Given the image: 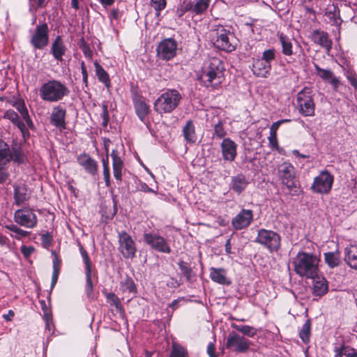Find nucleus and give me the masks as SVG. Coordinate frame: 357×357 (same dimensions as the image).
Listing matches in <instances>:
<instances>
[{
  "mask_svg": "<svg viewBox=\"0 0 357 357\" xmlns=\"http://www.w3.org/2000/svg\"><path fill=\"white\" fill-rule=\"evenodd\" d=\"M15 222L20 226L31 229L37 225V216L30 208L18 209L15 212Z\"/></svg>",
  "mask_w": 357,
  "mask_h": 357,
  "instance_id": "obj_15",
  "label": "nucleus"
},
{
  "mask_svg": "<svg viewBox=\"0 0 357 357\" xmlns=\"http://www.w3.org/2000/svg\"><path fill=\"white\" fill-rule=\"evenodd\" d=\"M41 241L43 246L48 248L52 243V237L49 233H46L41 236Z\"/></svg>",
  "mask_w": 357,
  "mask_h": 357,
  "instance_id": "obj_57",
  "label": "nucleus"
},
{
  "mask_svg": "<svg viewBox=\"0 0 357 357\" xmlns=\"http://www.w3.org/2000/svg\"><path fill=\"white\" fill-rule=\"evenodd\" d=\"M319 259L310 252H299L294 258V270L298 275L313 278L319 273Z\"/></svg>",
  "mask_w": 357,
  "mask_h": 357,
  "instance_id": "obj_2",
  "label": "nucleus"
},
{
  "mask_svg": "<svg viewBox=\"0 0 357 357\" xmlns=\"http://www.w3.org/2000/svg\"><path fill=\"white\" fill-rule=\"evenodd\" d=\"M143 237L145 243L151 249L161 253L169 254L171 252V248L167 241L158 234L145 232Z\"/></svg>",
  "mask_w": 357,
  "mask_h": 357,
  "instance_id": "obj_11",
  "label": "nucleus"
},
{
  "mask_svg": "<svg viewBox=\"0 0 357 357\" xmlns=\"http://www.w3.org/2000/svg\"><path fill=\"white\" fill-rule=\"evenodd\" d=\"M79 47L82 50L84 55L89 59L93 57V51L90 48L89 44L82 38L79 42Z\"/></svg>",
  "mask_w": 357,
  "mask_h": 357,
  "instance_id": "obj_51",
  "label": "nucleus"
},
{
  "mask_svg": "<svg viewBox=\"0 0 357 357\" xmlns=\"http://www.w3.org/2000/svg\"><path fill=\"white\" fill-rule=\"evenodd\" d=\"M111 156L112 158V168L115 179L121 182L122 180V171L123 168V162L119 156H118L116 151L113 150Z\"/></svg>",
  "mask_w": 357,
  "mask_h": 357,
  "instance_id": "obj_32",
  "label": "nucleus"
},
{
  "mask_svg": "<svg viewBox=\"0 0 357 357\" xmlns=\"http://www.w3.org/2000/svg\"><path fill=\"white\" fill-rule=\"evenodd\" d=\"M150 5L155 10V16L159 17L161 11L167 6V0H151Z\"/></svg>",
  "mask_w": 357,
  "mask_h": 357,
  "instance_id": "obj_46",
  "label": "nucleus"
},
{
  "mask_svg": "<svg viewBox=\"0 0 357 357\" xmlns=\"http://www.w3.org/2000/svg\"><path fill=\"white\" fill-rule=\"evenodd\" d=\"M276 51L275 49H268L263 52L261 59L266 63L271 64V62L275 59Z\"/></svg>",
  "mask_w": 357,
  "mask_h": 357,
  "instance_id": "obj_50",
  "label": "nucleus"
},
{
  "mask_svg": "<svg viewBox=\"0 0 357 357\" xmlns=\"http://www.w3.org/2000/svg\"><path fill=\"white\" fill-rule=\"evenodd\" d=\"M15 201L17 205H20L26 201L29 198L27 190L24 185H18L15 186Z\"/></svg>",
  "mask_w": 357,
  "mask_h": 357,
  "instance_id": "obj_36",
  "label": "nucleus"
},
{
  "mask_svg": "<svg viewBox=\"0 0 357 357\" xmlns=\"http://www.w3.org/2000/svg\"><path fill=\"white\" fill-rule=\"evenodd\" d=\"M102 167H103V176L106 186L110 185V170L109 166V156L106 155L105 158H102Z\"/></svg>",
  "mask_w": 357,
  "mask_h": 357,
  "instance_id": "obj_47",
  "label": "nucleus"
},
{
  "mask_svg": "<svg viewBox=\"0 0 357 357\" xmlns=\"http://www.w3.org/2000/svg\"><path fill=\"white\" fill-rule=\"evenodd\" d=\"M221 152L225 160L232 162L237 155V144L230 138H224L221 144Z\"/></svg>",
  "mask_w": 357,
  "mask_h": 357,
  "instance_id": "obj_21",
  "label": "nucleus"
},
{
  "mask_svg": "<svg viewBox=\"0 0 357 357\" xmlns=\"http://www.w3.org/2000/svg\"><path fill=\"white\" fill-rule=\"evenodd\" d=\"M313 280V294L317 296H322L328 292V284L327 280L317 274V276L312 278Z\"/></svg>",
  "mask_w": 357,
  "mask_h": 357,
  "instance_id": "obj_27",
  "label": "nucleus"
},
{
  "mask_svg": "<svg viewBox=\"0 0 357 357\" xmlns=\"http://www.w3.org/2000/svg\"><path fill=\"white\" fill-rule=\"evenodd\" d=\"M182 133L187 143L195 144L197 139L193 121L189 120L183 127Z\"/></svg>",
  "mask_w": 357,
  "mask_h": 357,
  "instance_id": "obj_31",
  "label": "nucleus"
},
{
  "mask_svg": "<svg viewBox=\"0 0 357 357\" xmlns=\"http://www.w3.org/2000/svg\"><path fill=\"white\" fill-rule=\"evenodd\" d=\"M121 289L123 292L135 293L136 287L131 278H127L121 282Z\"/></svg>",
  "mask_w": 357,
  "mask_h": 357,
  "instance_id": "obj_45",
  "label": "nucleus"
},
{
  "mask_svg": "<svg viewBox=\"0 0 357 357\" xmlns=\"http://www.w3.org/2000/svg\"><path fill=\"white\" fill-rule=\"evenodd\" d=\"M169 357H188V352L181 345L173 343L172 346V351Z\"/></svg>",
  "mask_w": 357,
  "mask_h": 357,
  "instance_id": "obj_43",
  "label": "nucleus"
},
{
  "mask_svg": "<svg viewBox=\"0 0 357 357\" xmlns=\"http://www.w3.org/2000/svg\"><path fill=\"white\" fill-rule=\"evenodd\" d=\"M280 125L281 124L279 121L274 122L270 128V132L277 134V130H278Z\"/></svg>",
  "mask_w": 357,
  "mask_h": 357,
  "instance_id": "obj_63",
  "label": "nucleus"
},
{
  "mask_svg": "<svg viewBox=\"0 0 357 357\" xmlns=\"http://www.w3.org/2000/svg\"><path fill=\"white\" fill-rule=\"evenodd\" d=\"M102 109L101 117L102 119V125L106 126L109 122L108 106L106 102L102 104Z\"/></svg>",
  "mask_w": 357,
  "mask_h": 357,
  "instance_id": "obj_54",
  "label": "nucleus"
},
{
  "mask_svg": "<svg viewBox=\"0 0 357 357\" xmlns=\"http://www.w3.org/2000/svg\"><path fill=\"white\" fill-rule=\"evenodd\" d=\"M49 43V28L45 22L36 25L30 39L31 45L38 50L44 49Z\"/></svg>",
  "mask_w": 357,
  "mask_h": 357,
  "instance_id": "obj_12",
  "label": "nucleus"
},
{
  "mask_svg": "<svg viewBox=\"0 0 357 357\" xmlns=\"http://www.w3.org/2000/svg\"><path fill=\"white\" fill-rule=\"evenodd\" d=\"M226 135L227 132L225 131L222 123L219 121L214 126L213 137L222 139L224 138Z\"/></svg>",
  "mask_w": 357,
  "mask_h": 357,
  "instance_id": "obj_52",
  "label": "nucleus"
},
{
  "mask_svg": "<svg viewBox=\"0 0 357 357\" xmlns=\"http://www.w3.org/2000/svg\"><path fill=\"white\" fill-rule=\"evenodd\" d=\"M10 160V150L8 145L0 139V183H3L8 178V173L6 169V165Z\"/></svg>",
  "mask_w": 357,
  "mask_h": 357,
  "instance_id": "obj_18",
  "label": "nucleus"
},
{
  "mask_svg": "<svg viewBox=\"0 0 357 357\" xmlns=\"http://www.w3.org/2000/svg\"><path fill=\"white\" fill-rule=\"evenodd\" d=\"M44 319L45 321V330L48 331L49 333H51L52 326V317L51 316V317H49L48 318L45 317Z\"/></svg>",
  "mask_w": 357,
  "mask_h": 357,
  "instance_id": "obj_61",
  "label": "nucleus"
},
{
  "mask_svg": "<svg viewBox=\"0 0 357 357\" xmlns=\"http://www.w3.org/2000/svg\"><path fill=\"white\" fill-rule=\"evenodd\" d=\"M79 251L81 256L83 259V262L84 264L85 268V275H86V296L90 298H94L93 294V287L94 284L97 282L98 277L96 272L93 271L91 268V262L87 252L84 250V248L80 245Z\"/></svg>",
  "mask_w": 357,
  "mask_h": 357,
  "instance_id": "obj_8",
  "label": "nucleus"
},
{
  "mask_svg": "<svg viewBox=\"0 0 357 357\" xmlns=\"http://www.w3.org/2000/svg\"><path fill=\"white\" fill-rule=\"evenodd\" d=\"M268 139L271 148L278 150L279 146L278 143L277 134L270 132V135Z\"/></svg>",
  "mask_w": 357,
  "mask_h": 357,
  "instance_id": "obj_56",
  "label": "nucleus"
},
{
  "mask_svg": "<svg viewBox=\"0 0 357 357\" xmlns=\"http://www.w3.org/2000/svg\"><path fill=\"white\" fill-rule=\"evenodd\" d=\"M280 236L275 231L261 229L258 231L255 242L264 246L270 252H277L280 248Z\"/></svg>",
  "mask_w": 357,
  "mask_h": 357,
  "instance_id": "obj_10",
  "label": "nucleus"
},
{
  "mask_svg": "<svg viewBox=\"0 0 357 357\" xmlns=\"http://www.w3.org/2000/svg\"><path fill=\"white\" fill-rule=\"evenodd\" d=\"M66 109L61 105L54 107L50 114V123L59 129H64L66 128Z\"/></svg>",
  "mask_w": 357,
  "mask_h": 357,
  "instance_id": "obj_22",
  "label": "nucleus"
},
{
  "mask_svg": "<svg viewBox=\"0 0 357 357\" xmlns=\"http://www.w3.org/2000/svg\"><path fill=\"white\" fill-rule=\"evenodd\" d=\"M314 68L317 75L320 77L323 80L328 82L332 86L333 89L337 91L340 85V80L338 77H335L331 70L324 69L320 68L318 65H314Z\"/></svg>",
  "mask_w": 357,
  "mask_h": 357,
  "instance_id": "obj_23",
  "label": "nucleus"
},
{
  "mask_svg": "<svg viewBox=\"0 0 357 357\" xmlns=\"http://www.w3.org/2000/svg\"><path fill=\"white\" fill-rule=\"evenodd\" d=\"M14 234V235L11 234V236L19 240L22 238L27 236L29 234V232L18 227Z\"/></svg>",
  "mask_w": 357,
  "mask_h": 357,
  "instance_id": "obj_59",
  "label": "nucleus"
},
{
  "mask_svg": "<svg viewBox=\"0 0 357 357\" xmlns=\"http://www.w3.org/2000/svg\"><path fill=\"white\" fill-rule=\"evenodd\" d=\"M34 251L33 246L22 245L21 247V252L26 259H28Z\"/></svg>",
  "mask_w": 357,
  "mask_h": 357,
  "instance_id": "obj_58",
  "label": "nucleus"
},
{
  "mask_svg": "<svg viewBox=\"0 0 357 357\" xmlns=\"http://www.w3.org/2000/svg\"><path fill=\"white\" fill-rule=\"evenodd\" d=\"M347 78L351 85L354 88L357 92V75L353 72H348L347 74Z\"/></svg>",
  "mask_w": 357,
  "mask_h": 357,
  "instance_id": "obj_55",
  "label": "nucleus"
},
{
  "mask_svg": "<svg viewBox=\"0 0 357 357\" xmlns=\"http://www.w3.org/2000/svg\"><path fill=\"white\" fill-rule=\"evenodd\" d=\"M60 271V261L57 258V257H55V258L53 259V273L52 277V282H51V289H53L55 286L59 275Z\"/></svg>",
  "mask_w": 357,
  "mask_h": 357,
  "instance_id": "obj_48",
  "label": "nucleus"
},
{
  "mask_svg": "<svg viewBox=\"0 0 357 357\" xmlns=\"http://www.w3.org/2000/svg\"><path fill=\"white\" fill-rule=\"evenodd\" d=\"M70 91L65 83L57 79H49L44 82L40 89V98L46 102H56L68 96Z\"/></svg>",
  "mask_w": 357,
  "mask_h": 357,
  "instance_id": "obj_3",
  "label": "nucleus"
},
{
  "mask_svg": "<svg viewBox=\"0 0 357 357\" xmlns=\"http://www.w3.org/2000/svg\"><path fill=\"white\" fill-rule=\"evenodd\" d=\"M295 176V168L290 162H284L278 167V176L282 183L287 188L292 195H297L300 191Z\"/></svg>",
  "mask_w": 357,
  "mask_h": 357,
  "instance_id": "obj_6",
  "label": "nucleus"
},
{
  "mask_svg": "<svg viewBox=\"0 0 357 357\" xmlns=\"http://www.w3.org/2000/svg\"><path fill=\"white\" fill-rule=\"evenodd\" d=\"M11 105L17 110L21 116V118L25 121L27 126L30 128H32L33 127V123L30 118L24 101L22 100H17L11 102Z\"/></svg>",
  "mask_w": 357,
  "mask_h": 357,
  "instance_id": "obj_28",
  "label": "nucleus"
},
{
  "mask_svg": "<svg viewBox=\"0 0 357 357\" xmlns=\"http://www.w3.org/2000/svg\"><path fill=\"white\" fill-rule=\"evenodd\" d=\"M233 327L234 328H236L238 331H239V332L242 333L243 334L248 335V337H254L257 333V330L250 326L233 325Z\"/></svg>",
  "mask_w": 357,
  "mask_h": 357,
  "instance_id": "obj_44",
  "label": "nucleus"
},
{
  "mask_svg": "<svg viewBox=\"0 0 357 357\" xmlns=\"http://www.w3.org/2000/svg\"><path fill=\"white\" fill-rule=\"evenodd\" d=\"M135 109L137 116L141 121H144L149 113V106L146 103L142 100H137L135 102Z\"/></svg>",
  "mask_w": 357,
  "mask_h": 357,
  "instance_id": "obj_40",
  "label": "nucleus"
},
{
  "mask_svg": "<svg viewBox=\"0 0 357 357\" xmlns=\"http://www.w3.org/2000/svg\"><path fill=\"white\" fill-rule=\"evenodd\" d=\"M178 266L181 271L182 274L188 279L190 280L192 273V268L190 265L185 261H181L178 263Z\"/></svg>",
  "mask_w": 357,
  "mask_h": 357,
  "instance_id": "obj_53",
  "label": "nucleus"
},
{
  "mask_svg": "<svg viewBox=\"0 0 357 357\" xmlns=\"http://www.w3.org/2000/svg\"><path fill=\"white\" fill-rule=\"evenodd\" d=\"M10 160L18 164L24 163L26 160V151L22 146H13L10 151Z\"/></svg>",
  "mask_w": 357,
  "mask_h": 357,
  "instance_id": "obj_34",
  "label": "nucleus"
},
{
  "mask_svg": "<svg viewBox=\"0 0 357 357\" xmlns=\"http://www.w3.org/2000/svg\"><path fill=\"white\" fill-rule=\"evenodd\" d=\"M178 50V43L172 38H167L160 41L157 47V56L162 60L169 61L176 55Z\"/></svg>",
  "mask_w": 357,
  "mask_h": 357,
  "instance_id": "obj_13",
  "label": "nucleus"
},
{
  "mask_svg": "<svg viewBox=\"0 0 357 357\" xmlns=\"http://www.w3.org/2000/svg\"><path fill=\"white\" fill-rule=\"evenodd\" d=\"M271 70V64L265 63L261 58L253 59L252 71L257 77H266Z\"/></svg>",
  "mask_w": 357,
  "mask_h": 357,
  "instance_id": "obj_24",
  "label": "nucleus"
},
{
  "mask_svg": "<svg viewBox=\"0 0 357 357\" xmlns=\"http://www.w3.org/2000/svg\"><path fill=\"white\" fill-rule=\"evenodd\" d=\"M15 313L12 310H10L7 314H3V318L7 321H10L12 320V319L14 317Z\"/></svg>",
  "mask_w": 357,
  "mask_h": 357,
  "instance_id": "obj_64",
  "label": "nucleus"
},
{
  "mask_svg": "<svg viewBox=\"0 0 357 357\" xmlns=\"http://www.w3.org/2000/svg\"><path fill=\"white\" fill-rule=\"evenodd\" d=\"M3 118L9 120L19 128L24 140L29 138V128L27 126L25 121L22 120L21 116H20L17 112L13 109H8L4 112Z\"/></svg>",
  "mask_w": 357,
  "mask_h": 357,
  "instance_id": "obj_19",
  "label": "nucleus"
},
{
  "mask_svg": "<svg viewBox=\"0 0 357 357\" xmlns=\"http://www.w3.org/2000/svg\"><path fill=\"white\" fill-rule=\"evenodd\" d=\"M313 91L310 87L305 86L297 93L296 102L298 111L304 116H313L315 104L313 99Z\"/></svg>",
  "mask_w": 357,
  "mask_h": 357,
  "instance_id": "obj_7",
  "label": "nucleus"
},
{
  "mask_svg": "<svg viewBox=\"0 0 357 357\" xmlns=\"http://www.w3.org/2000/svg\"><path fill=\"white\" fill-rule=\"evenodd\" d=\"M312 40L317 44L325 48L329 52L332 47V41L329 39L328 34L323 31L314 30L312 33Z\"/></svg>",
  "mask_w": 357,
  "mask_h": 357,
  "instance_id": "obj_26",
  "label": "nucleus"
},
{
  "mask_svg": "<svg viewBox=\"0 0 357 357\" xmlns=\"http://www.w3.org/2000/svg\"><path fill=\"white\" fill-rule=\"evenodd\" d=\"M249 183V178L244 174H239L231 177L230 188L236 193L241 194L245 190Z\"/></svg>",
  "mask_w": 357,
  "mask_h": 357,
  "instance_id": "obj_25",
  "label": "nucleus"
},
{
  "mask_svg": "<svg viewBox=\"0 0 357 357\" xmlns=\"http://www.w3.org/2000/svg\"><path fill=\"white\" fill-rule=\"evenodd\" d=\"M335 357H357V351L349 347L342 346L335 349Z\"/></svg>",
  "mask_w": 357,
  "mask_h": 357,
  "instance_id": "obj_41",
  "label": "nucleus"
},
{
  "mask_svg": "<svg viewBox=\"0 0 357 357\" xmlns=\"http://www.w3.org/2000/svg\"><path fill=\"white\" fill-rule=\"evenodd\" d=\"M324 260L326 264L331 268L337 267L340 264V256L338 250L324 253Z\"/></svg>",
  "mask_w": 357,
  "mask_h": 357,
  "instance_id": "obj_37",
  "label": "nucleus"
},
{
  "mask_svg": "<svg viewBox=\"0 0 357 357\" xmlns=\"http://www.w3.org/2000/svg\"><path fill=\"white\" fill-rule=\"evenodd\" d=\"M345 261L354 269L357 270V245H350L344 249Z\"/></svg>",
  "mask_w": 357,
  "mask_h": 357,
  "instance_id": "obj_33",
  "label": "nucleus"
},
{
  "mask_svg": "<svg viewBox=\"0 0 357 357\" xmlns=\"http://www.w3.org/2000/svg\"><path fill=\"white\" fill-rule=\"evenodd\" d=\"M211 0H197L195 3L192 2V13L195 15L204 14L209 7Z\"/></svg>",
  "mask_w": 357,
  "mask_h": 357,
  "instance_id": "obj_39",
  "label": "nucleus"
},
{
  "mask_svg": "<svg viewBox=\"0 0 357 357\" xmlns=\"http://www.w3.org/2000/svg\"><path fill=\"white\" fill-rule=\"evenodd\" d=\"M190 11L192 13V1H183L176 9V13L178 17H181L183 15Z\"/></svg>",
  "mask_w": 357,
  "mask_h": 357,
  "instance_id": "obj_49",
  "label": "nucleus"
},
{
  "mask_svg": "<svg viewBox=\"0 0 357 357\" xmlns=\"http://www.w3.org/2000/svg\"><path fill=\"white\" fill-rule=\"evenodd\" d=\"M66 50V48L61 36H57L53 41L51 47V52L54 58L58 61H62L63 56L65 54Z\"/></svg>",
  "mask_w": 357,
  "mask_h": 357,
  "instance_id": "obj_30",
  "label": "nucleus"
},
{
  "mask_svg": "<svg viewBox=\"0 0 357 357\" xmlns=\"http://www.w3.org/2000/svg\"><path fill=\"white\" fill-rule=\"evenodd\" d=\"M119 250L125 258H133L137 248L132 237L126 231L119 234Z\"/></svg>",
  "mask_w": 357,
  "mask_h": 357,
  "instance_id": "obj_16",
  "label": "nucleus"
},
{
  "mask_svg": "<svg viewBox=\"0 0 357 357\" xmlns=\"http://www.w3.org/2000/svg\"><path fill=\"white\" fill-rule=\"evenodd\" d=\"M225 346L231 351L244 353L250 348V341L233 331L228 335Z\"/></svg>",
  "mask_w": 357,
  "mask_h": 357,
  "instance_id": "obj_14",
  "label": "nucleus"
},
{
  "mask_svg": "<svg viewBox=\"0 0 357 357\" xmlns=\"http://www.w3.org/2000/svg\"><path fill=\"white\" fill-rule=\"evenodd\" d=\"M120 17V12L118 9H113L110 14L109 18L111 20H118Z\"/></svg>",
  "mask_w": 357,
  "mask_h": 357,
  "instance_id": "obj_62",
  "label": "nucleus"
},
{
  "mask_svg": "<svg viewBox=\"0 0 357 357\" xmlns=\"http://www.w3.org/2000/svg\"><path fill=\"white\" fill-rule=\"evenodd\" d=\"M181 95L175 89H169L162 93L154 102V109L159 114L170 113L179 105Z\"/></svg>",
  "mask_w": 357,
  "mask_h": 357,
  "instance_id": "obj_4",
  "label": "nucleus"
},
{
  "mask_svg": "<svg viewBox=\"0 0 357 357\" xmlns=\"http://www.w3.org/2000/svg\"><path fill=\"white\" fill-rule=\"evenodd\" d=\"M253 220V212L250 209H242L231 220V226L236 230L248 227Z\"/></svg>",
  "mask_w": 357,
  "mask_h": 357,
  "instance_id": "obj_17",
  "label": "nucleus"
},
{
  "mask_svg": "<svg viewBox=\"0 0 357 357\" xmlns=\"http://www.w3.org/2000/svg\"><path fill=\"white\" fill-rule=\"evenodd\" d=\"M94 66L96 70V74L98 80L103 83L107 88L110 86V79L108 73L104 70V68L98 63L94 62Z\"/></svg>",
  "mask_w": 357,
  "mask_h": 357,
  "instance_id": "obj_38",
  "label": "nucleus"
},
{
  "mask_svg": "<svg viewBox=\"0 0 357 357\" xmlns=\"http://www.w3.org/2000/svg\"><path fill=\"white\" fill-rule=\"evenodd\" d=\"M333 182V175L328 170H322L314 178L310 190L314 193L328 195L332 189Z\"/></svg>",
  "mask_w": 357,
  "mask_h": 357,
  "instance_id": "obj_9",
  "label": "nucleus"
},
{
  "mask_svg": "<svg viewBox=\"0 0 357 357\" xmlns=\"http://www.w3.org/2000/svg\"><path fill=\"white\" fill-rule=\"evenodd\" d=\"M310 329L311 323L310 320H307L303 325L302 328L299 333V337L304 343H307L310 341V337L311 334Z\"/></svg>",
  "mask_w": 357,
  "mask_h": 357,
  "instance_id": "obj_42",
  "label": "nucleus"
},
{
  "mask_svg": "<svg viewBox=\"0 0 357 357\" xmlns=\"http://www.w3.org/2000/svg\"><path fill=\"white\" fill-rule=\"evenodd\" d=\"M210 278L211 279L220 284L229 285L231 280L227 278L226 271L223 268H210Z\"/></svg>",
  "mask_w": 357,
  "mask_h": 357,
  "instance_id": "obj_29",
  "label": "nucleus"
},
{
  "mask_svg": "<svg viewBox=\"0 0 357 357\" xmlns=\"http://www.w3.org/2000/svg\"><path fill=\"white\" fill-rule=\"evenodd\" d=\"M207 353L210 357H218L215 353V345L212 342L209 343L207 346Z\"/></svg>",
  "mask_w": 357,
  "mask_h": 357,
  "instance_id": "obj_60",
  "label": "nucleus"
},
{
  "mask_svg": "<svg viewBox=\"0 0 357 357\" xmlns=\"http://www.w3.org/2000/svg\"><path fill=\"white\" fill-rule=\"evenodd\" d=\"M77 162L86 173L92 176H94L98 174V162L89 154L86 153L79 154L77 157Z\"/></svg>",
  "mask_w": 357,
  "mask_h": 357,
  "instance_id": "obj_20",
  "label": "nucleus"
},
{
  "mask_svg": "<svg viewBox=\"0 0 357 357\" xmlns=\"http://www.w3.org/2000/svg\"><path fill=\"white\" fill-rule=\"evenodd\" d=\"M213 31L215 32L216 35L214 45L217 48L228 52L236 49L237 45L236 39L230 31L227 30L220 24L215 25Z\"/></svg>",
  "mask_w": 357,
  "mask_h": 357,
  "instance_id": "obj_5",
  "label": "nucleus"
},
{
  "mask_svg": "<svg viewBox=\"0 0 357 357\" xmlns=\"http://www.w3.org/2000/svg\"><path fill=\"white\" fill-rule=\"evenodd\" d=\"M278 37L282 46V53L285 56H291L294 54L291 39L283 33H280Z\"/></svg>",
  "mask_w": 357,
  "mask_h": 357,
  "instance_id": "obj_35",
  "label": "nucleus"
},
{
  "mask_svg": "<svg viewBox=\"0 0 357 357\" xmlns=\"http://www.w3.org/2000/svg\"><path fill=\"white\" fill-rule=\"evenodd\" d=\"M224 65L220 59L211 58L204 62L199 79L206 87L216 89L224 81Z\"/></svg>",
  "mask_w": 357,
  "mask_h": 357,
  "instance_id": "obj_1",
  "label": "nucleus"
}]
</instances>
